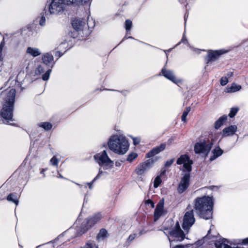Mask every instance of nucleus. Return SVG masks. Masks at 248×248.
<instances>
[{
  "label": "nucleus",
  "mask_w": 248,
  "mask_h": 248,
  "mask_svg": "<svg viewBox=\"0 0 248 248\" xmlns=\"http://www.w3.org/2000/svg\"><path fill=\"white\" fill-rule=\"evenodd\" d=\"M16 90L8 89L2 92L1 97L3 100V107L0 111V115L4 119L5 124L13 125L14 105L16 96Z\"/></svg>",
  "instance_id": "f257e3e1"
},
{
  "label": "nucleus",
  "mask_w": 248,
  "mask_h": 248,
  "mask_svg": "<svg viewBox=\"0 0 248 248\" xmlns=\"http://www.w3.org/2000/svg\"><path fill=\"white\" fill-rule=\"evenodd\" d=\"M213 204L209 196L198 197L194 201V209L201 218L208 220L212 217Z\"/></svg>",
  "instance_id": "f03ea898"
},
{
  "label": "nucleus",
  "mask_w": 248,
  "mask_h": 248,
  "mask_svg": "<svg viewBox=\"0 0 248 248\" xmlns=\"http://www.w3.org/2000/svg\"><path fill=\"white\" fill-rule=\"evenodd\" d=\"M108 146L113 153L123 155L128 150L129 144L124 136L116 134L109 137L108 141Z\"/></svg>",
  "instance_id": "7ed1b4c3"
},
{
  "label": "nucleus",
  "mask_w": 248,
  "mask_h": 248,
  "mask_svg": "<svg viewBox=\"0 0 248 248\" xmlns=\"http://www.w3.org/2000/svg\"><path fill=\"white\" fill-rule=\"evenodd\" d=\"M66 3L63 0H49L44 8L45 13L47 19L53 16H57L65 10Z\"/></svg>",
  "instance_id": "20e7f679"
},
{
  "label": "nucleus",
  "mask_w": 248,
  "mask_h": 248,
  "mask_svg": "<svg viewBox=\"0 0 248 248\" xmlns=\"http://www.w3.org/2000/svg\"><path fill=\"white\" fill-rule=\"evenodd\" d=\"M185 238V234L183 231L180 228L179 224L177 222L176 223L175 227L170 232V236L168 239L170 242V248H184V246L182 245H178L172 247L173 242L183 241Z\"/></svg>",
  "instance_id": "39448f33"
},
{
  "label": "nucleus",
  "mask_w": 248,
  "mask_h": 248,
  "mask_svg": "<svg viewBox=\"0 0 248 248\" xmlns=\"http://www.w3.org/2000/svg\"><path fill=\"white\" fill-rule=\"evenodd\" d=\"M93 158L99 166L104 170H108L113 167V161L109 157L106 150H103L96 154L94 155Z\"/></svg>",
  "instance_id": "423d86ee"
},
{
  "label": "nucleus",
  "mask_w": 248,
  "mask_h": 248,
  "mask_svg": "<svg viewBox=\"0 0 248 248\" xmlns=\"http://www.w3.org/2000/svg\"><path fill=\"white\" fill-rule=\"evenodd\" d=\"M73 28L78 32V33L82 37H87L90 32L88 26L85 19L76 18L72 23Z\"/></svg>",
  "instance_id": "0eeeda50"
},
{
  "label": "nucleus",
  "mask_w": 248,
  "mask_h": 248,
  "mask_svg": "<svg viewBox=\"0 0 248 248\" xmlns=\"http://www.w3.org/2000/svg\"><path fill=\"white\" fill-rule=\"evenodd\" d=\"M102 218V214L100 212L93 214L86 219L84 225L81 226V230L78 232L79 235L85 233L88 229L98 223Z\"/></svg>",
  "instance_id": "6e6552de"
},
{
  "label": "nucleus",
  "mask_w": 248,
  "mask_h": 248,
  "mask_svg": "<svg viewBox=\"0 0 248 248\" xmlns=\"http://www.w3.org/2000/svg\"><path fill=\"white\" fill-rule=\"evenodd\" d=\"M228 50L221 49L219 50H208L205 57V62L206 64H212L217 60L221 55L226 53Z\"/></svg>",
  "instance_id": "1a4fd4ad"
},
{
  "label": "nucleus",
  "mask_w": 248,
  "mask_h": 248,
  "mask_svg": "<svg viewBox=\"0 0 248 248\" xmlns=\"http://www.w3.org/2000/svg\"><path fill=\"white\" fill-rule=\"evenodd\" d=\"M195 221L194 217L193 210L186 212L184 217L183 228L185 230H188Z\"/></svg>",
  "instance_id": "9d476101"
},
{
  "label": "nucleus",
  "mask_w": 248,
  "mask_h": 248,
  "mask_svg": "<svg viewBox=\"0 0 248 248\" xmlns=\"http://www.w3.org/2000/svg\"><path fill=\"white\" fill-rule=\"evenodd\" d=\"M154 160L149 159L139 164L135 169L136 173L140 176L143 174L148 170L151 168L154 164Z\"/></svg>",
  "instance_id": "9b49d317"
},
{
  "label": "nucleus",
  "mask_w": 248,
  "mask_h": 248,
  "mask_svg": "<svg viewBox=\"0 0 248 248\" xmlns=\"http://www.w3.org/2000/svg\"><path fill=\"white\" fill-rule=\"evenodd\" d=\"M212 144H208L205 141L197 142L194 146V151L196 154H202L207 155L210 151Z\"/></svg>",
  "instance_id": "f8f14e48"
},
{
  "label": "nucleus",
  "mask_w": 248,
  "mask_h": 248,
  "mask_svg": "<svg viewBox=\"0 0 248 248\" xmlns=\"http://www.w3.org/2000/svg\"><path fill=\"white\" fill-rule=\"evenodd\" d=\"M177 163L179 165L183 164L184 170L189 172L191 170V165L193 161L189 159L187 155H181L177 160Z\"/></svg>",
  "instance_id": "ddd939ff"
},
{
  "label": "nucleus",
  "mask_w": 248,
  "mask_h": 248,
  "mask_svg": "<svg viewBox=\"0 0 248 248\" xmlns=\"http://www.w3.org/2000/svg\"><path fill=\"white\" fill-rule=\"evenodd\" d=\"M190 174L186 173L181 178L177 187V191L179 194L184 192L188 187L190 181Z\"/></svg>",
  "instance_id": "4468645a"
},
{
  "label": "nucleus",
  "mask_w": 248,
  "mask_h": 248,
  "mask_svg": "<svg viewBox=\"0 0 248 248\" xmlns=\"http://www.w3.org/2000/svg\"><path fill=\"white\" fill-rule=\"evenodd\" d=\"M161 72L164 77L175 84H177L181 81V80L176 78L172 71L167 70L165 67H163L161 70Z\"/></svg>",
  "instance_id": "2eb2a0df"
},
{
  "label": "nucleus",
  "mask_w": 248,
  "mask_h": 248,
  "mask_svg": "<svg viewBox=\"0 0 248 248\" xmlns=\"http://www.w3.org/2000/svg\"><path fill=\"white\" fill-rule=\"evenodd\" d=\"M166 147V144L165 143H163L161 144L159 146H156L154 148H153L150 152L146 155V158H151L153 157L155 155H156L164 151Z\"/></svg>",
  "instance_id": "dca6fc26"
},
{
  "label": "nucleus",
  "mask_w": 248,
  "mask_h": 248,
  "mask_svg": "<svg viewBox=\"0 0 248 248\" xmlns=\"http://www.w3.org/2000/svg\"><path fill=\"white\" fill-rule=\"evenodd\" d=\"M53 60V55L49 53H46L42 56V60L43 63L46 66H50L51 68L53 67L55 64Z\"/></svg>",
  "instance_id": "f3484780"
},
{
  "label": "nucleus",
  "mask_w": 248,
  "mask_h": 248,
  "mask_svg": "<svg viewBox=\"0 0 248 248\" xmlns=\"http://www.w3.org/2000/svg\"><path fill=\"white\" fill-rule=\"evenodd\" d=\"M164 208V200L162 199L157 203L154 212V220L157 221L162 215Z\"/></svg>",
  "instance_id": "a211bd4d"
},
{
  "label": "nucleus",
  "mask_w": 248,
  "mask_h": 248,
  "mask_svg": "<svg viewBox=\"0 0 248 248\" xmlns=\"http://www.w3.org/2000/svg\"><path fill=\"white\" fill-rule=\"evenodd\" d=\"M237 129V127L236 125H230L223 129L222 132V136L223 137L232 136L234 134Z\"/></svg>",
  "instance_id": "6ab92c4d"
},
{
  "label": "nucleus",
  "mask_w": 248,
  "mask_h": 248,
  "mask_svg": "<svg viewBox=\"0 0 248 248\" xmlns=\"http://www.w3.org/2000/svg\"><path fill=\"white\" fill-rule=\"evenodd\" d=\"M63 234L60 235L56 239L54 240L53 243H49L47 244V248H58L62 245H63L64 242L63 240Z\"/></svg>",
  "instance_id": "aec40b11"
},
{
  "label": "nucleus",
  "mask_w": 248,
  "mask_h": 248,
  "mask_svg": "<svg viewBox=\"0 0 248 248\" xmlns=\"http://www.w3.org/2000/svg\"><path fill=\"white\" fill-rule=\"evenodd\" d=\"M45 71V66L43 65H38L34 70L31 72V75L34 77V79H37L38 77Z\"/></svg>",
  "instance_id": "412c9836"
},
{
  "label": "nucleus",
  "mask_w": 248,
  "mask_h": 248,
  "mask_svg": "<svg viewBox=\"0 0 248 248\" xmlns=\"http://www.w3.org/2000/svg\"><path fill=\"white\" fill-rule=\"evenodd\" d=\"M26 54L31 55L33 57H36L41 54V51L37 47L29 46L27 48Z\"/></svg>",
  "instance_id": "4be33fe9"
},
{
  "label": "nucleus",
  "mask_w": 248,
  "mask_h": 248,
  "mask_svg": "<svg viewBox=\"0 0 248 248\" xmlns=\"http://www.w3.org/2000/svg\"><path fill=\"white\" fill-rule=\"evenodd\" d=\"M108 175V173L107 171H103L101 168L99 169V172L96 177L92 181V183L89 184L90 190H92L93 188V184L97 179H99L101 176H107Z\"/></svg>",
  "instance_id": "5701e85b"
},
{
  "label": "nucleus",
  "mask_w": 248,
  "mask_h": 248,
  "mask_svg": "<svg viewBox=\"0 0 248 248\" xmlns=\"http://www.w3.org/2000/svg\"><path fill=\"white\" fill-rule=\"evenodd\" d=\"M66 4H75L76 5H82L90 2V0H63Z\"/></svg>",
  "instance_id": "b1692460"
},
{
  "label": "nucleus",
  "mask_w": 248,
  "mask_h": 248,
  "mask_svg": "<svg viewBox=\"0 0 248 248\" xmlns=\"http://www.w3.org/2000/svg\"><path fill=\"white\" fill-rule=\"evenodd\" d=\"M68 46L69 43L66 39L64 38L62 39L56 49L61 51H64V52H65L66 51V49L68 47Z\"/></svg>",
  "instance_id": "393cba45"
},
{
  "label": "nucleus",
  "mask_w": 248,
  "mask_h": 248,
  "mask_svg": "<svg viewBox=\"0 0 248 248\" xmlns=\"http://www.w3.org/2000/svg\"><path fill=\"white\" fill-rule=\"evenodd\" d=\"M223 150L221 149L219 147H217L215 149L213 150L212 153L213 155L211 156L210 158V160L212 161L214 160L215 159L221 155L223 154Z\"/></svg>",
  "instance_id": "a878e982"
},
{
  "label": "nucleus",
  "mask_w": 248,
  "mask_h": 248,
  "mask_svg": "<svg viewBox=\"0 0 248 248\" xmlns=\"http://www.w3.org/2000/svg\"><path fill=\"white\" fill-rule=\"evenodd\" d=\"M227 116L226 115H223L220 117L215 124V128L216 129H219L223 124L227 121Z\"/></svg>",
  "instance_id": "bb28decb"
},
{
  "label": "nucleus",
  "mask_w": 248,
  "mask_h": 248,
  "mask_svg": "<svg viewBox=\"0 0 248 248\" xmlns=\"http://www.w3.org/2000/svg\"><path fill=\"white\" fill-rule=\"evenodd\" d=\"M241 89V86L240 85L232 84L230 87H228L226 89V92L227 93H234L239 91Z\"/></svg>",
  "instance_id": "cd10ccee"
},
{
  "label": "nucleus",
  "mask_w": 248,
  "mask_h": 248,
  "mask_svg": "<svg viewBox=\"0 0 248 248\" xmlns=\"http://www.w3.org/2000/svg\"><path fill=\"white\" fill-rule=\"evenodd\" d=\"M38 125L46 131L49 130L52 127V124L49 122L40 123L38 124Z\"/></svg>",
  "instance_id": "c85d7f7f"
},
{
  "label": "nucleus",
  "mask_w": 248,
  "mask_h": 248,
  "mask_svg": "<svg viewBox=\"0 0 248 248\" xmlns=\"http://www.w3.org/2000/svg\"><path fill=\"white\" fill-rule=\"evenodd\" d=\"M7 200L9 202H12L17 205L18 203V201L17 196L15 193L10 194L7 197Z\"/></svg>",
  "instance_id": "c756f323"
},
{
  "label": "nucleus",
  "mask_w": 248,
  "mask_h": 248,
  "mask_svg": "<svg viewBox=\"0 0 248 248\" xmlns=\"http://www.w3.org/2000/svg\"><path fill=\"white\" fill-rule=\"evenodd\" d=\"M41 17L39 20V25L41 26H44L46 25V14L45 13V9H44L43 12L41 13Z\"/></svg>",
  "instance_id": "7c9ffc66"
},
{
  "label": "nucleus",
  "mask_w": 248,
  "mask_h": 248,
  "mask_svg": "<svg viewBox=\"0 0 248 248\" xmlns=\"http://www.w3.org/2000/svg\"><path fill=\"white\" fill-rule=\"evenodd\" d=\"M81 248H98L93 241H90L87 242L84 246Z\"/></svg>",
  "instance_id": "2f4dec72"
},
{
  "label": "nucleus",
  "mask_w": 248,
  "mask_h": 248,
  "mask_svg": "<svg viewBox=\"0 0 248 248\" xmlns=\"http://www.w3.org/2000/svg\"><path fill=\"white\" fill-rule=\"evenodd\" d=\"M59 163V159L55 156H53L50 160L49 163L51 165L58 168Z\"/></svg>",
  "instance_id": "473e14b6"
},
{
  "label": "nucleus",
  "mask_w": 248,
  "mask_h": 248,
  "mask_svg": "<svg viewBox=\"0 0 248 248\" xmlns=\"http://www.w3.org/2000/svg\"><path fill=\"white\" fill-rule=\"evenodd\" d=\"M107 232L104 229H102L100 230L99 233L97 235V239L100 240L101 239H103L107 236Z\"/></svg>",
  "instance_id": "72a5a7b5"
},
{
  "label": "nucleus",
  "mask_w": 248,
  "mask_h": 248,
  "mask_svg": "<svg viewBox=\"0 0 248 248\" xmlns=\"http://www.w3.org/2000/svg\"><path fill=\"white\" fill-rule=\"evenodd\" d=\"M23 64L24 66L26 67L27 70L29 72L30 70V66L33 65L34 63L32 61L25 60Z\"/></svg>",
  "instance_id": "f704fd0d"
},
{
  "label": "nucleus",
  "mask_w": 248,
  "mask_h": 248,
  "mask_svg": "<svg viewBox=\"0 0 248 248\" xmlns=\"http://www.w3.org/2000/svg\"><path fill=\"white\" fill-rule=\"evenodd\" d=\"M137 156L138 154L136 153L133 152L128 155L126 160L127 161L131 162L135 159Z\"/></svg>",
  "instance_id": "c9c22d12"
},
{
  "label": "nucleus",
  "mask_w": 248,
  "mask_h": 248,
  "mask_svg": "<svg viewBox=\"0 0 248 248\" xmlns=\"http://www.w3.org/2000/svg\"><path fill=\"white\" fill-rule=\"evenodd\" d=\"M190 107H187L186 109L183 112L182 116V121L186 122V117L190 111Z\"/></svg>",
  "instance_id": "e433bc0d"
},
{
  "label": "nucleus",
  "mask_w": 248,
  "mask_h": 248,
  "mask_svg": "<svg viewBox=\"0 0 248 248\" xmlns=\"http://www.w3.org/2000/svg\"><path fill=\"white\" fill-rule=\"evenodd\" d=\"M51 72V69L49 68L46 70V72L42 75V78L43 80H47L49 79L50 73Z\"/></svg>",
  "instance_id": "4c0bfd02"
},
{
  "label": "nucleus",
  "mask_w": 248,
  "mask_h": 248,
  "mask_svg": "<svg viewBox=\"0 0 248 248\" xmlns=\"http://www.w3.org/2000/svg\"><path fill=\"white\" fill-rule=\"evenodd\" d=\"M239 110V108L237 107L232 108H231L229 116L230 118H233L237 113Z\"/></svg>",
  "instance_id": "58836bf2"
},
{
  "label": "nucleus",
  "mask_w": 248,
  "mask_h": 248,
  "mask_svg": "<svg viewBox=\"0 0 248 248\" xmlns=\"http://www.w3.org/2000/svg\"><path fill=\"white\" fill-rule=\"evenodd\" d=\"M162 181L160 177L159 176H157L155 179L154 182V186L155 188H157L158 187L159 185L161 184Z\"/></svg>",
  "instance_id": "ea45409f"
},
{
  "label": "nucleus",
  "mask_w": 248,
  "mask_h": 248,
  "mask_svg": "<svg viewBox=\"0 0 248 248\" xmlns=\"http://www.w3.org/2000/svg\"><path fill=\"white\" fill-rule=\"evenodd\" d=\"M129 137L133 140V144L135 145H138L140 142L141 139L140 137H134L132 136H130Z\"/></svg>",
  "instance_id": "a19ab883"
},
{
  "label": "nucleus",
  "mask_w": 248,
  "mask_h": 248,
  "mask_svg": "<svg viewBox=\"0 0 248 248\" xmlns=\"http://www.w3.org/2000/svg\"><path fill=\"white\" fill-rule=\"evenodd\" d=\"M132 21L130 20H126L125 21V28L127 31H129L132 27Z\"/></svg>",
  "instance_id": "79ce46f5"
},
{
  "label": "nucleus",
  "mask_w": 248,
  "mask_h": 248,
  "mask_svg": "<svg viewBox=\"0 0 248 248\" xmlns=\"http://www.w3.org/2000/svg\"><path fill=\"white\" fill-rule=\"evenodd\" d=\"M181 43H184V44H188V41L186 39V38L185 34L183 35V37L181 40V41L177 44L174 47H176L177 46H179Z\"/></svg>",
  "instance_id": "37998d69"
},
{
  "label": "nucleus",
  "mask_w": 248,
  "mask_h": 248,
  "mask_svg": "<svg viewBox=\"0 0 248 248\" xmlns=\"http://www.w3.org/2000/svg\"><path fill=\"white\" fill-rule=\"evenodd\" d=\"M228 82V78L227 77H222L220 79V84L222 86L226 85Z\"/></svg>",
  "instance_id": "c03bdc74"
},
{
  "label": "nucleus",
  "mask_w": 248,
  "mask_h": 248,
  "mask_svg": "<svg viewBox=\"0 0 248 248\" xmlns=\"http://www.w3.org/2000/svg\"><path fill=\"white\" fill-rule=\"evenodd\" d=\"M75 184H76L77 185H78V186H79V187L80 188H82V187H84V188H86L87 187H88L89 188V184H91L92 183V181L90 183H84L82 185H81V184H79L78 183H75Z\"/></svg>",
  "instance_id": "a18cd8bd"
},
{
  "label": "nucleus",
  "mask_w": 248,
  "mask_h": 248,
  "mask_svg": "<svg viewBox=\"0 0 248 248\" xmlns=\"http://www.w3.org/2000/svg\"><path fill=\"white\" fill-rule=\"evenodd\" d=\"M136 237V234L134 233L130 235L127 238V240L128 242H131L132 241H133L135 237Z\"/></svg>",
  "instance_id": "49530a36"
},
{
  "label": "nucleus",
  "mask_w": 248,
  "mask_h": 248,
  "mask_svg": "<svg viewBox=\"0 0 248 248\" xmlns=\"http://www.w3.org/2000/svg\"><path fill=\"white\" fill-rule=\"evenodd\" d=\"M174 162V159H171L169 160H167L165 163V166L167 167L170 166Z\"/></svg>",
  "instance_id": "de8ad7c7"
},
{
  "label": "nucleus",
  "mask_w": 248,
  "mask_h": 248,
  "mask_svg": "<svg viewBox=\"0 0 248 248\" xmlns=\"http://www.w3.org/2000/svg\"><path fill=\"white\" fill-rule=\"evenodd\" d=\"M146 204L150 205L152 208H154V207H155V203L151 200H147L146 202Z\"/></svg>",
  "instance_id": "09e8293b"
},
{
  "label": "nucleus",
  "mask_w": 248,
  "mask_h": 248,
  "mask_svg": "<svg viewBox=\"0 0 248 248\" xmlns=\"http://www.w3.org/2000/svg\"><path fill=\"white\" fill-rule=\"evenodd\" d=\"M62 51L61 50H58V51L56 52L55 56H59V57L62 56L64 52H62Z\"/></svg>",
  "instance_id": "8fccbe9b"
},
{
  "label": "nucleus",
  "mask_w": 248,
  "mask_h": 248,
  "mask_svg": "<svg viewBox=\"0 0 248 248\" xmlns=\"http://www.w3.org/2000/svg\"><path fill=\"white\" fill-rule=\"evenodd\" d=\"M191 49L193 51L195 52L196 53H200L201 50L200 49H198V48L192 47Z\"/></svg>",
  "instance_id": "3c124183"
},
{
  "label": "nucleus",
  "mask_w": 248,
  "mask_h": 248,
  "mask_svg": "<svg viewBox=\"0 0 248 248\" xmlns=\"http://www.w3.org/2000/svg\"><path fill=\"white\" fill-rule=\"evenodd\" d=\"M46 170H47V168H45V169H42L41 171H40V173L43 174V177L44 178L45 177V174L44 172L45 171H46Z\"/></svg>",
  "instance_id": "603ef678"
},
{
  "label": "nucleus",
  "mask_w": 248,
  "mask_h": 248,
  "mask_svg": "<svg viewBox=\"0 0 248 248\" xmlns=\"http://www.w3.org/2000/svg\"><path fill=\"white\" fill-rule=\"evenodd\" d=\"M242 244L243 245H246V244H248V238L245 239H244L243 240V242H242Z\"/></svg>",
  "instance_id": "864d4df0"
},
{
  "label": "nucleus",
  "mask_w": 248,
  "mask_h": 248,
  "mask_svg": "<svg viewBox=\"0 0 248 248\" xmlns=\"http://www.w3.org/2000/svg\"><path fill=\"white\" fill-rule=\"evenodd\" d=\"M58 174L59 175L58 178L63 179H66L65 177H64L62 175L59 173V172L58 171Z\"/></svg>",
  "instance_id": "5fc2aeb1"
},
{
  "label": "nucleus",
  "mask_w": 248,
  "mask_h": 248,
  "mask_svg": "<svg viewBox=\"0 0 248 248\" xmlns=\"http://www.w3.org/2000/svg\"><path fill=\"white\" fill-rule=\"evenodd\" d=\"M121 163L120 162L116 161V162H115V166H116V167H120V166H121Z\"/></svg>",
  "instance_id": "6e6d98bb"
},
{
  "label": "nucleus",
  "mask_w": 248,
  "mask_h": 248,
  "mask_svg": "<svg viewBox=\"0 0 248 248\" xmlns=\"http://www.w3.org/2000/svg\"><path fill=\"white\" fill-rule=\"evenodd\" d=\"M233 75V73L232 72H229L228 74H227V78H229L231 77H232V76Z\"/></svg>",
  "instance_id": "4d7b16f0"
},
{
  "label": "nucleus",
  "mask_w": 248,
  "mask_h": 248,
  "mask_svg": "<svg viewBox=\"0 0 248 248\" xmlns=\"http://www.w3.org/2000/svg\"><path fill=\"white\" fill-rule=\"evenodd\" d=\"M121 92L125 96H126L127 95V92L126 91H121Z\"/></svg>",
  "instance_id": "13d9d810"
},
{
  "label": "nucleus",
  "mask_w": 248,
  "mask_h": 248,
  "mask_svg": "<svg viewBox=\"0 0 248 248\" xmlns=\"http://www.w3.org/2000/svg\"><path fill=\"white\" fill-rule=\"evenodd\" d=\"M128 37H127V36H126V35H125V36L124 37V38H123V39L122 40V41H123L124 40L126 39H128Z\"/></svg>",
  "instance_id": "bf43d9fd"
},
{
  "label": "nucleus",
  "mask_w": 248,
  "mask_h": 248,
  "mask_svg": "<svg viewBox=\"0 0 248 248\" xmlns=\"http://www.w3.org/2000/svg\"><path fill=\"white\" fill-rule=\"evenodd\" d=\"M173 48H170V49H169L167 50V51H168V52H170V51H171V50ZM164 51H165V52H166V50H164Z\"/></svg>",
  "instance_id": "052dcab7"
},
{
  "label": "nucleus",
  "mask_w": 248,
  "mask_h": 248,
  "mask_svg": "<svg viewBox=\"0 0 248 248\" xmlns=\"http://www.w3.org/2000/svg\"><path fill=\"white\" fill-rule=\"evenodd\" d=\"M85 201L87 202V200H86V195L85 196V198H84V202Z\"/></svg>",
  "instance_id": "680f3d73"
},
{
  "label": "nucleus",
  "mask_w": 248,
  "mask_h": 248,
  "mask_svg": "<svg viewBox=\"0 0 248 248\" xmlns=\"http://www.w3.org/2000/svg\"><path fill=\"white\" fill-rule=\"evenodd\" d=\"M128 38L130 39H134L132 36H129Z\"/></svg>",
  "instance_id": "e2e57ef3"
},
{
  "label": "nucleus",
  "mask_w": 248,
  "mask_h": 248,
  "mask_svg": "<svg viewBox=\"0 0 248 248\" xmlns=\"http://www.w3.org/2000/svg\"><path fill=\"white\" fill-rule=\"evenodd\" d=\"M143 234L142 232H140V235H141V234Z\"/></svg>",
  "instance_id": "0e129e2a"
},
{
  "label": "nucleus",
  "mask_w": 248,
  "mask_h": 248,
  "mask_svg": "<svg viewBox=\"0 0 248 248\" xmlns=\"http://www.w3.org/2000/svg\"><path fill=\"white\" fill-rule=\"evenodd\" d=\"M210 230L208 231V233H210Z\"/></svg>",
  "instance_id": "69168bd1"
},
{
  "label": "nucleus",
  "mask_w": 248,
  "mask_h": 248,
  "mask_svg": "<svg viewBox=\"0 0 248 248\" xmlns=\"http://www.w3.org/2000/svg\"><path fill=\"white\" fill-rule=\"evenodd\" d=\"M115 91H116V92H119V91H118V90H115Z\"/></svg>",
  "instance_id": "338daca9"
}]
</instances>
